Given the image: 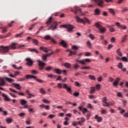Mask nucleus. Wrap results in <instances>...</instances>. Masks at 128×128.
I'll return each instance as SVG.
<instances>
[{"label":"nucleus","mask_w":128,"mask_h":128,"mask_svg":"<svg viewBox=\"0 0 128 128\" xmlns=\"http://www.w3.org/2000/svg\"><path fill=\"white\" fill-rule=\"evenodd\" d=\"M24 46V45H19L18 46L17 42L12 43L10 46H0V52L2 54H6L10 50H16V48H22Z\"/></svg>","instance_id":"f257e3e1"},{"label":"nucleus","mask_w":128,"mask_h":128,"mask_svg":"<svg viewBox=\"0 0 128 128\" xmlns=\"http://www.w3.org/2000/svg\"><path fill=\"white\" fill-rule=\"evenodd\" d=\"M46 24H47L48 26H49V24H51V26L48 29V30H54L57 28L56 26H58V22L54 21V20H52V16H50L49 18L46 22Z\"/></svg>","instance_id":"f03ea898"},{"label":"nucleus","mask_w":128,"mask_h":128,"mask_svg":"<svg viewBox=\"0 0 128 128\" xmlns=\"http://www.w3.org/2000/svg\"><path fill=\"white\" fill-rule=\"evenodd\" d=\"M57 87L58 88H65L68 92L72 94V89L68 86V84H62L60 83H58L57 84Z\"/></svg>","instance_id":"7ed1b4c3"},{"label":"nucleus","mask_w":128,"mask_h":128,"mask_svg":"<svg viewBox=\"0 0 128 128\" xmlns=\"http://www.w3.org/2000/svg\"><path fill=\"white\" fill-rule=\"evenodd\" d=\"M76 20L77 22H82V24H90V20H88V18H84V19L80 18L78 17V16H76Z\"/></svg>","instance_id":"20e7f679"},{"label":"nucleus","mask_w":128,"mask_h":128,"mask_svg":"<svg viewBox=\"0 0 128 128\" xmlns=\"http://www.w3.org/2000/svg\"><path fill=\"white\" fill-rule=\"evenodd\" d=\"M60 28H64L68 29V31L70 32H72V30H74V26H72V25L68 24L61 25L60 26Z\"/></svg>","instance_id":"39448f33"},{"label":"nucleus","mask_w":128,"mask_h":128,"mask_svg":"<svg viewBox=\"0 0 128 128\" xmlns=\"http://www.w3.org/2000/svg\"><path fill=\"white\" fill-rule=\"evenodd\" d=\"M26 78H27L28 80L30 78H34V80H36V82H40V84H42V82H44V80L40 79H38L36 78V77L32 75L27 74L26 76Z\"/></svg>","instance_id":"423d86ee"},{"label":"nucleus","mask_w":128,"mask_h":128,"mask_svg":"<svg viewBox=\"0 0 128 128\" xmlns=\"http://www.w3.org/2000/svg\"><path fill=\"white\" fill-rule=\"evenodd\" d=\"M76 62H80L81 64H86V62H90L92 60L90 58H86L84 60H78V59H76Z\"/></svg>","instance_id":"0eeeda50"},{"label":"nucleus","mask_w":128,"mask_h":128,"mask_svg":"<svg viewBox=\"0 0 128 128\" xmlns=\"http://www.w3.org/2000/svg\"><path fill=\"white\" fill-rule=\"evenodd\" d=\"M71 10L72 12H73L74 14H76V16H78V14H80V12H82V10L80 8L76 6H75L74 7V9H72Z\"/></svg>","instance_id":"6e6552de"},{"label":"nucleus","mask_w":128,"mask_h":128,"mask_svg":"<svg viewBox=\"0 0 128 128\" xmlns=\"http://www.w3.org/2000/svg\"><path fill=\"white\" fill-rule=\"evenodd\" d=\"M95 26L99 30L100 32H102H102H106L105 28H104L100 24L96 23L95 24Z\"/></svg>","instance_id":"1a4fd4ad"},{"label":"nucleus","mask_w":128,"mask_h":128,"mask_svg":"<svg viewBox=\"0 0 128 128\" xmlns=\"http://www.w3.org/2000/svg\"><path fill=\"white\" fill-rule=\"evenodd\" d=\"M37 62L38 64V66L40 68L39 70H44V66H46V64L40 61V60H38Z\"/></svg>","instance_id":"9d476101"},{"label":"nucleus","mask_w":128,"mask_h":128,"mask_svg":"<svg viewBox=\"0 0 128 128\" xmlns=\"http://www.w3.org/2000/svg\"><path fill=\"white\" fill-rule=\"evenodd\" d=\"M116 25L118 28H120V30H126L128 28V27L126 26L122 25V24H120V23L118 22H116Z\"/></svg>","instance_id":"9b49d317"},{"label":"nucleus","mask_w":128,"mask_h":128,"mask_svg":"<svg viewBox=\"0 0 128 128\" xmlns=\"http://www.w3.org/2000/svg\"><path fill=\"white\" fill-rule=\"evenodd\" d=\"M14 21H12L11 24H8V28H10L11 26H12V24H14ZM8 27H4L2 28V34H4V32H6V29L8 28Z\"/></svg>","instance_id":"f8f14e48"},{"label":"nucleus","mask_w":128,"mask_h":128,"mask_svg":"<svg viewBox=\"0 0 128 128\" xmlns=\"http://www.w3.org/2000/svg\"><path fill=\"white\" fill-rule=\"evenodd\" d=\"M102 102H103L102 106H108V99L106 97H104L102 98Z\"/></svg>","instance_id":"ddd939ff"},{"label":"nucleus","mask_w":128,"mask_h":128,"mask_svg":"<svg viewBox=\"0 0 128 128\" xmlns=\"http://www.w3.org/2000/svg\"><path fill=\"white\" fill-rule=\"evenodd\" d=\"M10 90H11V92H15L16 94H18L19 96H24L25 94L24 92H17L16 90L12 88H10Z\"/></svg>","instance_id":"4468645a"},{"label":"nucleus","mask_w":128,"mask_h":128,"mask_svg":"<svg viewBox=\"0 0 128 128\" xmlns=\"http://www.w3.org/2000/svg\"><path fill=\"white\" fill-rule=\"evenodd\" d=\"M12 86H14V88H17V90H20L22 89L20 85L18 84L13 83L12 84Z\"/></svg>","instance_id":"2eb2a0df"},{"label":"nucleus","mask_w":128,"mask_h":128,"mask_svg":"<svg viewBox=\"0 0 128 128\" xmlns=\"http://www.w3.org/2000/svg\"><path fill=\"white\" fill-rule=\"evenodd\" d=\"M79 110L82 112L83 114H84L86 112H88V109L86 108H82V106H79L78 108Z\"/></svg>","instance_id":"dca6fc26"},{"label":"nucleus","mask_w":128,"mask_h":128,"mask_svg":"<svg viewBox=\"0 0 128 128\" xmlns=\"http://www.w3.org/2000/svg\"><path fill=\"white\" fill-rule=\"evenodd\" d=\"M4 84H6V82H4V79L1 80L0 82V90H4V88L0 87L1 86H4Z\"/></svg>","instance_id":"f3484780"},{"label":"nucleus","mask_w":128,"mask_h":128,"mask_svg":"<svg viewBox=\"0 0 128 128\" xmlns=\"http://www.w3.org/2000/svg\"><path fill=\"white\" fill-rule=\"evenodd\" d=\"M26 61L27 62L26 64L27 66H32V60H30V58H26Z\"/></svg>","instance_id":"a211bd4d"},{"label":"nucleus","mask_w":128,"mask_h":128,"mask_svg":"<svg viewBox=\"0 0 128 128\" xmlns=\"http://www.w3.org/2000/svg\"><path fill=\"white\" fill-rule=\"evenodd\" d=\"M2 98H4V100H6V102H10V99L8 96H6V94H2Z\"/></svg>","instance_id":"6ab92c4d"},{"label":"nucleus","mask_w":128,"mask_h":128,"mask_svg":"<svg viewBox=\"0 0 128 128\" xmlns=\"http://www.w3.org/2000/svg\"><path fill=\"white\" fill-rule=\"evenodd\" d=\"M94 118H95L96 120H97V122H102V117L99 116H98L96 115L94 117Z\"/></svg>","instance_id":"aec40b11"},{"label":"nucleus","mask_w":128,"mask_h":128,"mask_svg":"<svg viewBox=\"0 0 128 128\" xmlns=\"http://www.w3.org/2000/svg\"><path fill=\"white\" fill-rule=\"evenodd\" d=\"M118 82H120V78H116L115 82L113 83V85L114 86H116L118 84Z\"/></svg>","instance_id":"412c9836"},{"label":"nucleus","mask_w":128,"mask_h":128,"mask_svg":"<svg viewBox=\"0 0 128 128\" xmlns=\"http://www.w3.org/2000/svg\"><path fill=\"white\" fill-rule=\"evenodd\" d=\"M27 102H28V101L26 100H24V99L20 100V104H22V106H25Z\"/></svg>","instance_id":"4be33fe9"},{"label":"nucleus","mask_w":128,"mask_h":128,"mask_svg":"<svg viewBox=\"0 0 128 128\" xmlns=\"http://www.w3.org/2000/svg\"><path fill=\"white\" fill-rule=\"evenodd\" d=\"M60 44H61V46H64V48H66V46H68V44H66V42L64 41L63 40H62V42H60Z\"/></svg>","instance_id":"5701e85b"},{"label":"nucleus","mask_w":128,"mask_h":128,"mask_svg":"<svg viewBox=\"0 0 128 128\" xmlns=\"http://www.w3.org/2000/svg\"><path fill=\"white\" fill-rule=\"evenodd\" d=\"M5 78L10 84H14V79L10 78Z\"/></svg>","instance_id":"b1692460"},{"label":"nucleus","mask_w":128,"mask_h":128,"mask_svg":"<svg viewBox=\"0 0 128 128\" xmlns=\"http://www.w3.org/2000/svg\"><path fill=\"white\" fill-rule=\"evenodd\" d=\"M40 50H44L45 52H48V50H50V49H48L46 48L41 46V47H40Z\"/></svg>","instance_id":"393cba45"},{"label":"nucleus","mask_w":128,"mask_h":128,"mask_svg":"<svg viewBox=\"0 0 128 128\" xmlns=\"http://www.w3.org/2000/svg\"><path fill=\"white\" fill-rule=\"evenodd\" d=\"M63 66H65V68H71L70 64L68 62L64 63L63 64Z\"/></svg>","instance_id":"a878e982"},{"label":"nucleus","mask_w":128,"mask_h":128,"mask_svg":"<svg viewBox=\"0 0 128 128\" xmlns=\"http://www.w3.org/2000/svg\"><path fill=\"white\" fill-rule=\"evenodd\" d=\"M39 92H40V94H46V92L44 90L43 88H40L39 90Z\"/></svg>","instance_id":"bb28decb"},{"label":"nucleus","mask_w":128,"mask_h":128,"mask_svg":"<svg viewBox=\"0 0 128 128\" xmlns=\"http://www.w3.org/2000/svg\"><path fill=\"white\" fill-rule=\"evenodd\" d=\"M54 72L57 74H62V70L58 69V68H55Z\"/></svg>","instance_id":"cd10ccee"},{"label":"nucleus","mask_w":128,"mask_h":128,"mask_svg":"<svg viewBox=\"0 0 128 128\" xmlns=\"http://www.w3.org/2000/svg\"><path fill=\"white\" fill-rule=\"evenodd\" d=\"M12 66L13 68H14V70H22V66L17 67L14 64L12 65Z\"/></svg>","instance_id":"c85d7f7f"},{"label":"nucleus","mask_w":128,"mask_h":128,"mask_svg":"<svg viewBox=\"0 0 128 128\" xmlns=\"http://www.w3.org/2000/svg\"><path fill=\"white\" fill-rule=\"evenodd\" d=\"M118 110H120L121 114H122L126 112V110L122 109L120 107L118 108Z\"/></svg>","instance_id":"c756f323"},{"label":"nucleus","mask_w":128,"mask_h":128,"mask_svg":"<svg viewBox=\"0 0 128 128\" xmlns=\"http://www.w3.org/2000/svg\"><path fill=\"white\" fill-rule=\"evenodd\" d=\"M86 44L89 48H92V43H90V42L87 41Z\"/></svg>","instance_id":"7c9ffc66"},{"label":"nucleus","mask_w":128,"mask_h":128,"mask_svg":"<svg viewBox=\"0 0 128 128\" xmlns=\"http://www.w3.org/2000/svg\"><path fill=\"white\" fill-rule=\"evenodd\" d=\"M108 28L110 32H114V28L112 27V26H108Z\"/></svg>","instance_id":"2f4dec72"},{"label":"nucleus","mask_w":128,"mask_h":128,"mask_svg":"<svg viewBox=\"0 0 128 128\" xmlns=\"http://www.w3.org/2000/svg\"><path fill=\"white\" fill-rule=\"evenodd\" d=\"M6 120L7 124H10L12 122V118H6Z\"/></svg>","instance_id":"473e14b6"},{"label":"nucleus","mask_w":128,"mask_h":128,"mask_svg":"<svg viewBox=\"0 0 128 128\" xmlns=\"http://www.w3.org/2000/svg\"><path fill=\"white\" fill-rule=\"evenodd\" d=\"M76 54V51H72V50H70V54L68 55L69 56H72V54Z\"/></svg>","instance_id":"72a5a7b5"},{"label":"nucleus","mask_w":128,"mask_h":128,"mask_svg":"<svg viewBox=\"0 0 128 128\" xmlns=\"http://www.w3.org/2000/svg\"><path fill=\"white\" fill-rule=\"evenodd\" d=\"M94 92H96V88L94 86L90 87V94H94Z\"/></svg>","instance_id":"f704fd0d"},{"label":"nucleus","mask_w":128,"mask_h":128,"mask_svg":"<svg viewBox=\"0 0 128 128\" xmlns=\"http://www.w3.org/2000/svg\"><path fill=\"white\" fill-rule=\"evenodd\" d=\"M117 54L119 56H122V52H120V48H118L116 50Z\"/></svg>","instance_id":"c9c22d12"},{"label":"nucleus","mask_w":128,"mask_h":128,"mask_svg":"<svg viewBox=\"0 0 128 128\" xmlns=\"http://www.w3.org/2000/svg\"><path fill=\"white\" fill-rule=\"evenodd\" d=\"M48 78H56V76L52 74H48Z\"/></svg>","instance_id":"e433bc0d"},{"label":"nucleus","mask_w":128,"mask_h":128,"mask_svg":"<svg viewBox=\"0 0 128 128\" xmlns=\"http://www.w3.org/2000/svg\"><path fill=\"white\" fill-rule=\"evenodd\" d=\"M43 29H44V26H41L39 28L38 30L36 32V34H40V30H42Z\"/></svg>","instance_id":"4c0bfd02"},{"label":"nucleus","mask_w":128,"mask_h":128,"mask_svg":"<svg viewBox=\"0 0 128 128\" xmlns=\"http://www.w3.org/2000/svg\"><path fill=\"white\" fill-rule=\"evenodd\" d=\"M128 36V35H124L122 38V42H126V38Z\"/></svg>","instance_id":"58836bf2"},{"label":"nucleus","mask_w":128,"mask_h":128,"mask_svg":"<svg viewBox=\"0 0 128 128\" xmlns=\"http://www.w3.org/2000/svg\"><path fill=\"white\" fill-rule=\"evenodd\" d=\"M88 78H90V80H96V77H94V76L92 75H89Z\"/></svg>","instance_id":"ea45409f"},{"label":"nucleus","mask_w":128,"mask_h":128,"mask_svg":"<svg viewBox=\"0 0 128 128\" xmlns=\"http://www.w3.org/2000/svg\"><path fill=\"white\" fill-rule=\"evenodd\" d=\"M94 14H95L96 16H98V15L100 14V10H98V8H96V9L95 10Z\"/></svg>","instance_id":"a19ab883"},{"label":"nucleus","mask_w":128,"mask_h":128,"mask_svg":"<svg viewBox=\"0 0 128 128\" xmlns=\"http://www.w3.org/2000/svg\"><path fill=\"white\" fill-rule=\"evenodd\" d=\"M118 68H120L121 70H122V63L119 62L118 65Z\"/></svg>","instance_id":"79ce46f5"},{"label":"nucleus","mask_w":128,"mask_h":128,"mask_svg":"<svg viewBox=\"0 0 128 128\" xmlns=\"http://www.w3.org/2000/svg\"><path fill=\"white\" fill-rule=\"evenodd\" d=\"M80 68V66H78V64H75L73 66V68L74 70H78Z\"/></svg>","instance_id":"37998d69"},{"label":"nucleus","mask_w":128,"mask_h":128,"mask_svg":"<svg viewBox=\"0 0 128 128\" xmlns=\"http://www.w3.org/2000/svg\"><path fill=\"white\" fill-rule=\"evenodd\" d=\"M26 93L28 94V96H34V95L30 93V90H26Z\"/></svg>","instance_id":"c03bdc74"},{"label":"nucleus","mask_w":128,"mask_h":128,"mask_svg":"<svg viewBox=\"0 0 128 128\" xmlns=\"http://www.w3.org/2000/svg\"><path fill=\"white\" fill-rule=\"evenodd\" d=\"M26 76H25V78H19L18 80V82H24V80H26Z\"/></svg>","instance_id":"a18cd8bd"},{"label":"nucleus","mask_w":128,"mask_h":128,"mask_svg":"<svg viewBox=\"0 0 128 128\" xmlns=\"http://www.w3.org/2000/svg\"><path fill=\"white\" fill-rule=\"evenodd\" d=\"M30 52H36V54H38V50L34 48L30 49Z\"/></svg>","instance_id":"49530a36"},{"label":"nucleus","mask_w":128,"mask_h":128,"mask_svg":"<svg viewBox=\"0 0 128 128\" xmlns=\"http://www.w3.org/2000/svg\"><path fill=\"white\" fill-rule=\"evenodd\" d=\"M90 66H84V67H82L81 68V70H90Z\"/></svg>","instance_id":"de8ad7c7"},{"label":"nucleus","mask_w":128,"mask_h":128,"mask_svg":"<svg viewBox=\"0 0 128 128\" xmlns=\"http://www.w3.org/2000/svg\"><path fill=\"white\" fill-rule=\"evenodd\" d=\"M22 34H24V32H22L19 34H16V38H20V37H22Z\"/></svg>","instance_id":"09e8293b"},{"label":"nucleus","mask_w":128,"mask_h":128,"mask_svg":"<svg viewBox=\"0 0 128 128\" xmlns=\"http://www.w3.org/2000/svg\"><path fill=\"white\" fill-rule=\"evenodd\" d=\"M109 12H110V14H114V10L110 8L109 9Z\"/></svg>","instance_id":"8fccbe9b"},{"label":"nucleus","mask_w":128,"mask_h":128,"mask_svg":"<svg viewBox=\"0 0 128 128\" xmlns=\"http://www.w3.org/2000/svg\"><path fill=\"white\" fill-rule=\"evenodd\" d=\"M122 60L123 62H128V58L126 57H123L122 58Z\"/></svg>","instance_id":"3c124183"},{"label":"nucleus","mask_w":128,"mask_h":128,"mask_svg":"<svg viewBox=\"0 0 128 128\" xmlns=\"http://www.w3.org/2000/svg\"><path fill=\"white\" fill-rule=\"evenodd\" d=\"M85 56H92V54H90V52H86L85 53Z\"/></svg>","instance_id":"603ef678"},{"label":"nucleus","mask_w":128,"mask_h":128,"mask_svg":"<svg viewBox=\"0 0 128 128\" xmlns=\"http://www.w3.org/2000/svg\"><path fill=\"white\" fill-rule=\"evenodd\" d=\"M88 36L90 38H91V40H94V36L92 34H89Z\"/></svg>","instance_id":"864d4df0"},{"label":"nucleus","mask_w":128,"mask_h":128,"mask_svg":"<svg viewBox=\"0 0 128 128\" xmlns=\"http://www.w3.org/2000/svg\"><path fill=\"white\" fill-rule=\"evenodd\" d=\"M44 38L46 40H50V36H45Z\"/></svg>","instance_id":"5fc2aeb1"},{"label":"nucleus","mask_w":128,"mask_h":128,"mask_svg":"<svg viewBox=\"0 0 128 128\" xmlns=\"http://www.w3.org/2000/svg\"><path fill=\"white\" fill-rule=\"evenodd\" d=\"M32 40L34 44H38V41L36 40V39H33V40Z\"/></svg>","instance_id":"6e6d98bb"},{"label":"nucleus","mask_w":128,"mask_h":128,"mask_svg":"<svg viewBox=\"0 0 128 128\" xmlns=\"http://www.w3.org/2000/svg\"><path fill=\"white\" fill-rule=\"evenodd\" d=\"M18 116H20L21 118H22V116H26V114L24 113H20V114H18Z\"/></svg>","instance_id":"4d7b16f0"},{"label":"nucleus","mask_w":128,"mask_h":128,"mask_svg":"<svg viewBox=\"0 0 128 128\" xmlns=\"http://www.w3.org/2000/svg\"><path fill=\"white\" fill-rule=\"evenodd\" d=\"M122 102L123 104H124V106H126V104L128 102V100H122Z\"/></svg>","instance_id":"13d9d810"},{"label":"nucleus","mask_w":128,"mask_h":128,"mask_svg":"<svg viewBox=\"0 0 128 128\" xmlns=\"http://www.w3.org/2000/svg\"><path fill=\"white\" fill-rule=\"evenodd\" d=\"M45 70H46L50 71V70H52V67L49 66L48 67H46Z\"/></svg>","instance_id":"bf43d9fd"},{"label":"nucleus","mask_w":128,"mask_h":128,"mask_svg":"<svg viewBox=\"0 0 128 128\" xmlns=\"http://www.w3.org/2000/svg\"><path fill=\"white\" fill-rule=\"evenodd\" d=\"M100 40H104V36L100 35Z\"/></svg>","instance_id":"052dcab7"},{"label":"nucleus","mask_w":128,"mask_h":128,"mask_svg":"<svg viewBox=\"0 0 128 128\" xmlns=\"http://www.w3.org/2000/svg\"><path fill=\"white\" fill-rule=\"evenodd\" d=\"M42 102H44L45 104H50V101L46 100V99H44Z\"/></svg>","instance_id":"680f3d73"},{"label":"nucleus","mask_w":128,"mask_h":128,"mask_svg":"<svg viewBox=\"0 0 128 128\" xmlns=\"http://www.w3.org/2000/svg\"><path fill=\"white\" fill-rule=\"evenodd\" d=\"M114 103L112 102H110L109 103H108V106H114Z\"/></svg>","instance_id":"e2e57ef3"},{"label":"nucleus","mask_w":128,"mask_h":128,"mask_svg":"<svg viewBox=\"0 0 128 128\" xmlns=\"http://www.w3.org/2000/svg\"><path fill=\"white\" fill-rule=\"evenodd\" d=\"M56 117V116L54 115V114H50L49 116H48V118H54Z\"/></svg>","instance_id":"0e129e2a"},{"label":"nucleus","mask_w":128,"mask_h":128,"mask_svg":"<svg viewBox=\"0 0 128 128\" xmlns=\"http://www.w3.org/2000/svg\"><path fill=\"white\" fill-rule=\"evenodd\" d=\"M72 48L73 50H78V46H72Z\"/></svg>","instance_id":"69168bd1"},{"label":"nucleus","mask_w":128,"mask_h":128,"mask_svg":"<svg viewBox=\"0 0 128 128\" xmlns=\"http://www.w3.org/2000/svg\"><path fill=\"white\" fill-rule=\"evenodd\" d=\"M98 80L99 82H102V76H100L99 78H98Z\"/></svg>","instance_id":"338daca9"},{"label":"nucleus","mask_w":128,"mask_h":128,"mask_svg":"<svg viewBox=\"0 0 128 128\" xmlns=\"http://www.w3.org/2000/svg\"><path fill=\"white\" fill-rule=\"evenodd\" d=\"M124 116L125 118H128V112L124 113Z\"/></svg>","instance_id":"774afa93"}]
</instances>
